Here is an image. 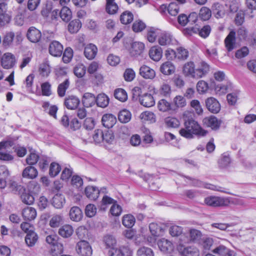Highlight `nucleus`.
Masks as SVG:
<instances>
[{
	"instance_id": "nucleus-59",
	"label": "nucleus",
	"mask_w": 256,
	"mask_h": 256,
	"mask_svg": "<svg viewBox=\"0 0 256 256\" xmlns=\"http://www.w3.org/2000/svg\"><path fill=\"white\" fill-rule=\"evenodd\" d=\"M201 232L196 229H192L190 230L189 236L190 240L192 242H196L200 239L202 237Z\"/></svg>"
},
{
	"instance_id": "nucleus-43",
	"label": "nucleus",
	"mask_w": 256,
	"mask_h": 256,
	"mask_svg": "<svg viewBox=\"0 0 256 256\" xmlns=\"http://www.w3.org/2000/svg\"><path fill=\"white\" fill-rule=\"evenodd\" d=\"M39 72L41 76L48 77L51 72V67L48 62L42 63L39 68Z\"/></svg>"
},
{
	"instance_id": "nucleus-5",
	"label": "nucleus",
	"mask_w": 256,
	"mask_h": 256,
	"mask_svg": "<svg viewBox=\"0 0 256 256\" xmlns=\"http://www.w3.org/2000/svg\"><path fill=\"white\" fill-rule=\"evenodd\" d=\"M16 62L15 56L11 52H6L1 57L0 64L4 69H10Z\"/></svg>"
},
{
	"instance_id": "nucleus-28",
	"label": "nucleus",
	"mask_w": 256,
	"mask_h": 256,
	"mask_svg": "<svg viewBox=\"0 0 256 256\" xmlns=\"http://www.w3.org/2000/svg\"><path fill=\"white\" fill-rule=\"evenodd\" d=\"M97 52L96 46L92 44H90L85 47L84 54L88 59L92 60L95 58Z\"/></svg>"
},
{
	"instance_id": "nucleus-33",
	"label": "nucleus",
	"mask_w": 256,
	"mask_h": 256,
	"mask_svg": "<svg viewBox=\"0 0 256 256\" xmlns=\"http://www.w3.org/2000/svg\"><path fill=\"white\" fill-rule=\"evenodd\" d=\"M96 101V98L94 94L92 93H85L83 96L82 102L86 107H90L94 106Z\"/></svg>"
},
{
	"instance_id": "nucleus-21",
	"label": "nucleus",
	"mask_w": 256,
	"mask_h": 256,
	"mask_svg": "<svg viewBox=\"0 0 256 256\" xmlns=\"http://www.w3.org/2000/svg\"><path fill=\"white\" fill-rule=\"evenodd\" d=\"M116 118L112 114H104L102 118V125L108 128H112L116 123Z\"/></svg>"
},
{
	"instance_id": "nucleus-1",
	"label": "nucleus",
	"mask_w": 256,
	"mask_h": 256,
	"mask_svg": "<svg viewBox=\"0 0 256 256\" xmlns=\"http://www.w3.org/2000/svg\"><path fill=\"white\" fill-rule=\"evenodd\" d=\"M180 134L186 138H192L193 135L205 136L207 132L202 129L197 122L192 118H188L184 122V128L179 131Z\"/></svg>"
},
{
	"instance_id": "nucleus-27",
	"label": "nucleus",
	"mask_w": 256,
	"mask_h": 256,
	"mask_svg": "<svg viewBox=\"0 0 256 256\" xmlns=\"http://www.w3.org/2000/svg\"><path fill=\"white\" fill-rule=\"evenodd\" d=\"M160 70L164 75H170L174 72L175 66L172 62H166L162 64Z\"/></svg>"
},
{
	"instance_id": "nucleus-14",
	"label": "nucleus",
	"mask_w": 256,
	"mask_h": 256,
	"mask_svg": "<svg viewBox=\"0 0 256 256\" xmlns=\"http://www.w3.org/2000/svg\"><path fill=\"white\" fill-rule=\"evenodd\" d=\"M22 215L24 220L30 222L36 217V210L34 208L26 206L22 210Z\"/></svg>"
},
{
	"instance_id": "nucleus-25",
	"label": "nucleus",
	"mask_w": 256,
	"mask_h": 256,
	"mask_svg": "<svg viewBox=\"0 0 256 256\" xmlns=\"http://www.w3.org/2000/svg\"><path fill=\"white\" fill-rule=\"evenodd\" d=\"M139 100L140 104L145 107H151L155 104L154 97L149 94H145L140 96Z\"/></svg>"
},
{
	"instance_id": "nucleus-9",
	"label": "nucleus",
	"mask_w": 256,
	"mask_h": 256,
	"mask_svg": "<svg viewBox=\"0 0 256 256\" xmlns=\"http://www.w3.org/2000/svg\"><path fill=\"white\" fill-rule=\"evenodd\" d=\"M26 38L30 42L37 43L40 41L42 38V33L38 29L31 26L27 31Z\"/></svg>"
},
{
	"instance_id": "nucleus-47",
	"label": "nucleus",
	"mask_w": 256,
	"mask_h": 256,
	"mask_svg": "<svg viewBox=\"0 0 256 256\" xmlns=\"http://www.w3.org/2000/svg\"><path fill=\"white\" fill-rule=\"evenodd\" d=\"M164 122L168 127L176 128L180 126L179 120L174 117L168 116L165 118Z\"/></svg>"
},
{
	"instance_id": "nucleus-13",
	"label": "nucleus",
	"mask_w": 256,
	"mask_h": 256,
	"mask_svg": "<svg viewBox=\"0 0 256 256\" xmlns=\"http://www.w3.org/2000/svg\"><path fill=\"white\" fill-rule=\"evenodd\" d=\"M227 8L226 5H223L216 2L212 5V10L216 18H220L225 16Z\"/></svg>"
},
{
	"instance_id": "nucleus-15",
	"label": "nucleus",
	"mask_w": 256,
	"mask_h": 256,
	"mask_svg": "<svg viewBox=\"0 0 256 256\" xmlns=\"http://www.w3.org/2000/svg\"><path fill=\"white\" fill-rule=\"evenodd\" d=\"M179 253L182 256H199V250L195 246H190L186 248H178Z\"/></svg>"
},
{
	"instance_id": "nucleus-64",
	"label": "nucleus",
	"mask_w": 256,
	"mask_h": 256,
	"mask_svg": "<svg viewBox=\"0 0 256 256\" xmlns=\"http://www.w3.org/2000/svg\"><path fill=\"white\" fill-rule=\"evenodd\" d=\"M21 200L24 203L29 205L32 204L34 200V198L32 194L24 192L21 196Z\"/></svg>"
},
{
	"instance_id": "nucleus-16",
	"label": "nucleus",
	"mask_w": 256,
	"mask_h": 256,
	"mask_svg": "<svg viewBox=\"0 0 256 256\" xmlns=\"http://www.w3.org/2000/svg\"><path fill=\"white\" fill-rule=\"evenodd\" d=\"M206 104L208 110L212 113L216 114L220 110V103L214 98H208L206 101Z\"/></svg>"
},
{
	"instance_id": "nucleus-58",
	"label": "nucleus",
	"mask_w": 256,
	"mask_h": 256,
	"mask_svg": "<svg viewBox=\"0 0 256 256\" xmlns=\"http://www.w3.org/2000/svg\"><path fill=\"white\" fill-rule=\"evenodd\" d=\"M63 252V244L58 242L52 245V248H51V253L54 256H57L58 255L62 254Z\"/></svg>"
},
{
	"instance_id": "nucleus-23",
	"label": "nucleus",
	"mask_w": 256,
	"mask_h": 256,
	"mask_svg": "<svg viewBox=\"0 0 256 256\" xmlns=\"http://www.w3.org/2000/svg\"><path fill=\"white\" fill-rule=\"evenodd\" d=\"M235 32L231 31L224 40L225 46L228 52L232 51L235 48Z\"/></svg>"
},
{
	"instance_id": "nucleus-45",
	"label": "nucleus",
	"mask_w": 256,
	"mask_h": 256,
	"mask_svg": "<svg viewBox=\"0 0 256 256\" xmlns=\"http://www.w3.org/2000/svg\"><path fill=\"white\" fill-rule=\"evenodd\" d=\"M60 16L64 21L68 22L72 18V12L68 8L64 6L60 12Z\"/></svg>"
},
{
	"instance_id": "nucleus-20",
	"label": "nucleus",
	"mask_w": 256,
	"mask_h": 256,
	"mask_svg": "<svg viewBox=\"0 0 256 256\" xmlns=\"http://www.w3.org/2000/svg\"><path fill=\"white\" fill-rule=\"evenodd\" d=\"M38 170L34 166H31L26 167L22 172V176L27 179H34L38 176Z\"/></svg>"
},
{
	"instance_id": "nucleus-37",
	"label": "nucleus",
	"mask_w": 256,
	"mask_h": 256,
	"mask_svg": "<svg viewBox=\"0 0 256 256\" xmlns=\"http://www.w3.org/2000/svg\"><path fill=\"white\" fill-rule=\"evenodd\" d=\"M140 118L142 122H149L153 123L156 122V116L152 112L146 111L142 112L140 116Z\"/></svg>"
},
{
	"instance_id": "nucleus-34",
	"label": "nucleus",
	"mask_w": 256,
	"mask_h": 256,
	"mask_svg": "<svg viewBox=\"0 0 256 256\" xmlns=\"http://www.w3.org/2000/svg\"><path fill=\"white\" fill-rule=\"evenodd\" d=\"M120 20L123 24H128L134 20V15L129 10H125L120 15Z\"/></svg>"
},
{
	"instance_id": "nucleus-6",
	"label": "nucleus",
	"mask_w": 256,
	"mask_h": 256,
	"mask_svg": "<svg viewBox=\"0 0 256 256\" xmlns=\"http://www.w3.org/2000/svg\"><path fill=\"white\" fill-rule=\"evenodd\" d=\"M77 252L81 256H91L92 250L89 243L86 240H81L76 246Z\"/></svg>"
},
{
	"instance_id": "nucleus-2",
	"label": "nucleus",
	"mask_w": 256,
	"mask_h": 256,
	"mask_svg": "<svg viewBox=\"0 0 256 256\" xmlns=\"http://www.w3.org/2000/svg\"><path fill=\"white\" fill-rule=\"evenodd\" d=\"M22 34L20 32H14L12 31L7 32L3 37L2 46L5 48L12 46L14 44L18 45L22 41Z\"/></svg>"
},
{
	"instance_id": "nucleus-62",
	"label": "nucleus",
	"mask_w": 256,
	"mask_h": 256,
	"mask_svg": "<svg viewBox=\"0 0 256 256\" xmlns=\"http://www.w3.org/2000/svg\"><path fill=\"white\" fill-rule=\"evenodd\" d=\"M137 255L138 256H154L152 249L144 246L140 248L138 250Z\"/></svg>"
},
{
	"instance_id": "nucleus-26",
	"label": "nucleus",
	"mask_w": 256,
	"mask_h": 256,
	"mask_svg": "<svg viewBox=\"0 0 256 256\" xmlns=\"http://www.w3.org/2000/svg\"><path fill=\"white\" fill-rule=\"evenodd\" d=\"M66 202L64 196L60 194H56L52 198V204L56 208H62Z\"/></svg>"
},
{
	"instance_id": "nucleus-61",
	"label": "nucleus",
	"mask_w": 256,
	"mask_h": 256,
	"mask_svg": "<svg viewBox=\"0 0 256 256\" xmlns=\"http://www.w3.org/2000/svg\"><path fill=\"white\" fill-rule=\"evenodd\" d=\"M61 170L60 166L56 162H52L50 167V174L54 177L60 172Z\"/></svg>"
},
{
	"instance_id": "nucleus-31",
	"label": "nucleus",
	"mask_w": 256,
	"mask_h": 256,
	"mask_svg": "<svg viewBox=\"0 0 256 256\" xmlns=\"http://www.w3.org/2000/svg\"><path fill=\"white\" fill-rule=\"evenodd\" d=\"M85 194L88 198L94 200L98 198L100 191L96 187L88 186L85 188Z\"/></svg>"
},
{
	"instance_id": "nucleus-10",
	"label": "nucleus",
	"mask_w": 256,
	"mask_h": 256,
	"mask_svg": "<svg viewBox=\"0 0 256 256\" xmlns=\"http://www.w3.org/2000/svg\"><path fill=\"white\" fill-rule=\"evenodd\" d=\"M48 51L49 53L54 56H60L63 52V46L59 42L54 40L49 45Z\"/></svg>"
},
{
	"instance_id": "nucleus-39",
	"label": "nucleus",
	"mask_w": 256,
	"mask_h": 256,
	"mask_svg": "<svg viewBox=\"0 0 256 256\" xmlns=\"http://www.w3.org/2000/svg\"><path fill=\"white\" fill-rule=\"evenodd\" d=\"M135 222V218L130 214H124L122 217V224L125 227L131 228Z\"/></svg>"
},
{
	"instance_id": "nucleus-38",
	"label": "nucleus",
	"mask_w": 256,
	"mask_h": 256,
	"mask_svg": "<svg viewBox=\"0 0 256 256\" xmlns=\"http://www.w3.org/2000/svg\"><path fill=\"white\" fill-rule=\"evenodd\" d=\"M106 12L110 14H114L116 13L118 7L115 2L114 0H106Z\"/></svg>"
},
{
	"instance_id": "nucleus-51",
	"label": "nucleus",
	"mask_w": 256,
	"mask_h": 256,
	"mask_svg": "<svg viewBox=\"0 0 256 256\" xmlns=\"http://www.w3.org/2000/svg\"><path fill=\"white\" fill-rule=\"evenodd\" d=\"M189 56L188 51L182 48L179 47L176 48V58L180 60H185L188 58Z\"/></svg>"
},
{
	"instance_id": "nucleus-22",
	"label": "nucleus",
	"mask_w": 256,
	"mask_h": 256,
	"mask_svg": "<svg viewBox=\"0 0 256 256\" xmlns=\"http://www.w3.org/2000/svg\"><path fill=\"white\" fill-rule=\"evenodd\" d=\"M182 72L185 76L194 78V74H196V68L194 63L192 62H186L183 66Z\"/></svg>"
},
{
	"instance_id": "nucleus-48",
	"label": "nucleus",
	"mask_w": 256,
	"mask_h": 256,
	"mask_svg": "<svg viewBox=\"0 0 256 256\" xmlns=\"http://www.w3.org/2000/svg\"><path fill=\"white\" fill-rule=\"evenodd\" d=\"M118 118L121 122L126 123L131 119V114L128 110H124L120 112Z\"/></svg>"
},
{
	"instance_id": "nucleus-55",
	"label": "nucleus",
	"mask_w": 256,
	"mask_h": 256,
	"mask_svg": "<svg viewBox=\"0 0 256 256\" xmlns=\"http://www.w3.org/2000/svg\"><path fill=\"white\" fill-rule=\"evenodd\" d=\"M230 158L228 154H224L219 159L218 163L220 168H224L228 166L230 163Z\"/></svg>"
},
{
	"instance_id": "nucleus-40",
	"label": "nucleus",
	"mask_w": 256,
	"mask_h": 256,
	"mask_svg": "<svg viewBox=\"0 0 256 256\" xmlns=\"http://www.w3.org/2000/svg\"><path fill=\"white\" fill-rule=\"evenodd\" d=\"M103 242L106 248L110 249L114 247L116 244V238L111 234L106 235L103 238Z\"/></svg>"
},
{
	"instance_id": "nucleus-32",
	"label": "nucleus",
	"mask_w": 256,
	"mask_h": 256,
	"mask_svg": "<svg viewBox=\"0 0 256 256\" xmlns=\"http://www.w3.org/2000/svg\"><path fill=\"white\" fill-rule=\"evenodd\" d=\"M38 240V234L33 230H29L26 237L25 242L28 246H34Z\"/></svg>"
},
{
	"instance_id": "nucleus-52",
	"label": "nucleus",
	"mask_w": 256,
	"mask_h": 256,
	"mask_svg": "<svg viewBox=\"0 0 256 256\" xmlns=\"http://www.w3.org/2000/svg\"><path fill=\"white\" fill-rule=\"evenodd\" d=\"M62 220V216L60 214H54L50 220L49 224L52 228L58 227Z\"/></svg>"
},
{
	"instance_id": "nucleus-53",
	"label": "nucleus",
	"mask_w": 256,
	"mask_h": 256,
	"mask_svg": "<svg viewBox=\"0 0 256 256\" xmlns=\"http://www.w3.org/2000/svg\"><path fill=\"white\" fill-rule=\"evenodd\" d=\"M192 31H193L194 32H198L199 35L202 38H206L209 34L211 30L210 27L208 26H205L202 28L200 30L197 28H192Z\"/></svg>"
},
{
	"instance_id": "nucleus-41",
	"label": "nucleus",
	"mask_w": 256,
	"mask_h": 256,
	"mask_svg": "<svg viewBox=\"0 0 256 256\" xmlns=\"http://www.w3.org/2000/svg\"><path fill=\"white\" fill-rule=\"evenodd\" d=\"M96 102L98 106L106 108L109 104V98L105 94H100L97 96Z\"/></svg>"
},
{
	"instance_id": "nucleus-60",
	"label": "nucleus",
	"mask_w": 256,
	"mask_h": 256,
	"mask_svg": "<svg viewBox=\"0 0 256 256\" xmlns=\"http://www.w3.org/2000/svg\"><path fill=\"white\" fill-rule=\"evenodd\" d=\"M179 6L175 2H171L168 8V10L169 14L172 16H176L179 12Z\"/></svg>"
},
{
	"instance_id": "nucleus-63",
	"label": "nucleus",
	"mask_w": 256,
	"mask_h": 256,
	"mask_svg": "<svg viewBox=\"0 0 256 256\" xmlns=\"http://www.w3.org/2000/svg\"><path fill=\"white\" fill-rule=\"evenodd\" d=\"M72 56V50L70 48H68L64 51L62 56V60L64 63H68L70 61Z\"/></svg>"
},
{
	"instance_id": "nucleus-56",
	"label": "nucleus",
	"mask_w": 256,
	"mask_h": 256,
	"mask_svg": "<svg viewBox=\"0 0 256 256\" xmlns=\"http://www.w3.org/2000/svg\"><path fill=\"white\" fill-rule=\"evenodd\" d=\"M86 72V68L82 64H77L74 69V74L78 78L83 77Z\"/></svg>"
},
{
	"instance_id": "nucleus-50",
	"label": "nucleus",
	"mask_w": 256,
	"mask_h": 256,
	"mask_svg": "<svg viewBox=\"0 0 256 256\" xmlns=\"http://www.w3.org/2000/svg\"><path fill=\"white\" fill-rule=\"evenodd\" d=\"M199 16L203 20H207L212 16V10L206 6H203L200 10Z\"/></svg>"
},
{
	"instance_id": "nucleus-42",
	"label": "nucleus",
	"mask_w": 256,
	"mask_h": 256,
	"mask_svg": "<svg viewBox=\"0 0 256 256\" xmlns=\"http://www.w3.org/2000/svg\"><path fill=\"white\" fill-rule=\"evenodd\" d=\"M82 26V23L80 20L76 19L71 21L68 26V30L72 33L77 32Z\"/></svg>"
},
{
	"instance_id": "nucleus-17",
	"label": "nucleus",
	"mask_w": 256,
	"mask_h": 256,
	"mask_svg": "<svg viewBox=\"0 0 256 256\" xmlns=\"http://www.w3.org/2000/svg\"><path fill=\"white\" fill-rule=\"evenodd\" d=\"M209 66L204 62H200L196 68L194 78H200L204 76L209 71Z\"/></svg>"
},
{
	"instance_id": "nucleus-30",
	"label": "nucleus",
	"mask_w": 256,
	"mask_h": 256,
	"mask_svg": "<svg viewBox=\"0 0 256 256\" xmlns=\"http://www.w3.org/2000/svg\"><path fill=\"white\" fill-rule=\"evenodd\" d=\"M69 214L70 218L75 222L80 221L83 216L82 212L78 206L72 207L70 210Z\"/></svg>"
},
{
	"instance_id": "nucleus-49",
	"label": "nucleus",
	"mask_w": 256,
	"mask_h": 256,
	"mask_svg": "<svg viewBox=\"0 0 256 256\" xmlns=\"http://www.w3.org/2000/svg\"><path fill=\"white\" fill-rule=\"evenodd\" d=\"M149 230L152 236H158L160 235L162 228L158 224L152 222L149 224Z\"/></svg>"
},
{
	"instance_id": "nucleus-35",
	"label": "nucleus",
	"mask_w": 256,
	"mask_h": 256,
	"mask_svg": "<svg viewBox=\"0 0 256 256\" xmlns=\"http://www.w3.org/2000/svg\"><path fill=\"white\" fill-rule=\"evenodd\" d=\"M72 227L69 224H65L60 227L58 230V234L63 238H67L73 234Z\"/></svg>"
},
{
	"instance_id": "nucleus-29",
	"label": "nucleus",
	"mask_w": 256,
	"mask_h": 256,
	"mask_svg": "<svg viewBox=\"0 0 256 256\" xmlns=\"http://www.w3.org/2000/svg\"><path fill=\"white\" fill-rule=\"evenodd\" d=\"M42 107L44 109V111L48 113L50 116L56 119V112L58 110V108L56 105L50 106V104L48 102H45L42 103Z\"/></svg>"
},
{
	"instance_id": "nucleus-3",
	"label": "nucleus",
	"mask_w": 256,
	"mask_h": 256,
	"mask_svg": "<svg viewBox=\"0 0 256 256\" xmlns=\"http://www.w3.org/2000/svg\"><path fill=\"white\" fill-rule=\"evenodd\" d=\"M176 40L174 38L170 32L160 30L158 42L162 46H167L175 44L176 43Z\"/></svg>"
},
{
	"instance_id": "nucleus-19",
	"label": "nucleus",
	"mask_w": 256,
	"mask_h": 256,
	"mask_svg": "<svg viewBox=\"0 0 256 256\" xmlns=\"http://www.w3.org/2000/svg\"><path fill=\"white\" fill-rule=\"evenodd\" d=\"M202 122L205 126L211 128L212 130L218 129L221 124L214 116L206 117L203 119Z\"/></svg>"
},
{
	"instance_id": "nucleus-57",
	"label": "nucleus",
	"mask_w": 256,
	"mask_h": 256,
	"mask_svg": "<svg viewBox=\"0 0 256 256\" xmlns=\"http://www.w3.org/2000/svg\"><path fill=\"white\" fill-rule=\"evenodd\" d=\"M10 188L14 193H18V194H21L25 190L23 186L18 184L16 182H10Z\"/></svg>"
},
{
	"instance_id": "nucleus-8",
	"label": "nucleus",
	"mask_w": 256,
	"mask_h": 256,
	"mask_svg": "<svg viewBox=\"0 0 256 256\" xmlns=\"http://www.w3.org/2000/svg\"><path fill=\"white\" fill-rule=\"evenodd\" d=\"M7 4L2 2L0 3V26H4L10 21L11 18L7 12Z\"/></svg>"
},
{
	"instance_id": "nucleus-46",
	"label": "nucleus",
	"mask_w": 256,
	"mask_h": 256,
	"mask_svg": "<svg viewBox=\"0 0 256 256\" xmlns=\"http://www.w3.org/2000/svg\"><path fill=\"white\" fill-rule=\"evenodd\" d=\"M114 96L120 102H124L128 99L127 93L122 88H118L114 90Z\"/></svg>"
},
{
	"instance_id": "nucleus-4",
	"label": "nucleus",
	"mask_w": 256,
	"mask_h": 256,
	"mask_svg": "<svg viewBox=\"0 0 256 256\" xmlns=\"http://www.w3.org/2000/svg\"><path fill=\"white\" fill-rule=\"evenodd\" d=\"M204 202L209 206L214 207L228 206L230 204V199L228 198L210 196L204 200Z\"/></svg>"
},
{
	"instance_id": "nucleus-24",
	"label": "nucleus",
	"mask_w": 256,
	"mask_h": 256,
	"mask_svg": "<svg viewBox=\"0 0 256 256\" xmlns=\"http://www.w3.org/2000/svg\"><path fill=\"white\" fill-rule=\"evenodd\" d=\"M162 56V50L158 46H154L149 50V56L151 59L155 62L159 61Z\"/></svg>"
},
{
	"instance_id": "nucleus-54",
	"label": "nucleus",
	"mask_w": 256,
	"mask_h": 256,
	"mask_svg": "<svg viewBox=\"0 0 256 256\" xmlns=\"http://www.w3.org/2000/svg\"><path fill=\"white\" fill-rule=\"evenodd\" d=\"M158 108L159 110L166 112L171 109V105L169 102L164 99H162L158 101Z\"/></svg>"
},
{
	"instance_id": "nucleus-36",
	"label": "nucleus",
	"mask_w": 256,
	"mask_h": 256,
	"mask_svg": "<svg viewBox=\"0 0 256 256\" xmlns=\"http://www.w3.org/2000/svg\"><path fill=\"white\" fill-rule=\"evenodd\" d=\"M160 30L158 28H150L148 29L147 32V39L150 42H154L158 38L160 32Z\"/></svg>"
},
{
	"instance_id": "nucleus-7",
	"label": "nucleus",
	"mask_w": 256,
	"mask_h": 256,
	"mask_svg": "<svg viewBox=\"0 0 256 256\" xmlns=\"http://www.w3.org/2000/svg\"><path fill=\"white\" fill-rule=\"evenodd\" d=\"M157 244L160 250L165 254L171 253L174 250V245L168 239L162 238L158 240Z\"/></svg>"
},
{
	"instance_id": "nucleus-11",
	"label": "nucleus",
	"mask_w": 256,
	"mask_h": 256,
	"mask_svg": "<svg viewBox=\"0 0 256 256\" xmlns=\"http://www.w3.org/2000/svg\"><path fill=\"white\" fill-rule=\"evenodd\" d=\"M139 74L143 78L147 80H152L156 75L155 70L146 64H143L140 67Z\"/></svg>"
},
{
	"instance_id": "nucleus-18",
	"label": "nucleus",
	"mask_w": 256,
	"mask_h": 256,
	"mask_svg": "<svg viewBox=\"0 0 256 256\" xmlns=\"http://www.w3.org/2000/svg\"><path fill=\"white\" fill-rule=\"evenodd\" d=\"M80 100L79 98L75 96H69L66 98L64 100V106L69 110H74L79 105Z\"/></svg>"
},
{
	"instance_id": "nucleus-12",
	"label": "nucleus",
	"mask_w": 256,
	"mask_h": 256,
	"mask_svg": "<svg viewBox=\"0 0 256 256\" xmlns=\"http://www.w3.org/2000/svg\"><path fill=\"white\" fill-rule=\"evenodd\" d=\"M144 48V44L142 42H134L129 50L130 54L132 56L138 57L142 53Z\"/></svg>"
},
{
	"instance_id": "nucleus-44",
	"label": "nucleus",
	"mask_w": 256,
	"mask_h": 256,
	"mask_svg": "<svg viewBox=\"0 0 256 256\" xmlns=\"http://www.w3.org/2000/svg\"><path fill=\"white\" fill-rule=\"evenodd\" d=\"M70 86V81L68 79H66L63 82L60 84L58 88V94L59 96L63 97L66 94V90Z\"/></svg>"
}]
</instances>
